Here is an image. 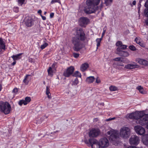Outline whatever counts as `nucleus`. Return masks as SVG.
Listing matches in <instances>:
<instances>
[{
	"label": "nucleus",
	"mask_w": 148,
	"mask_h": 148,
	"mask_svg": "<svg viewBox=\"0 0 148 148\" xmlns=\"http://www.w3.org/2000/svg\"><path fill=\"white\" fill-rule=\"evenodd\" d=\"M86 38L85 34L82 29L77 30L75 36L73 38L72 40L74 51H78L82 49L83 47L82 42L85 41Z\"/></svg>",
	"instance_id": "f257e3e1"
},
{
	"label": "nucleus",
	"mask_w": 148,
	"mask_h": 148,
	"mask_svg": "<svg viewBox=\"0 0 148 148\" xmlns=\"http://www.w3.org/2000/svg\"><path fill=\"white\" fill-rule=\"evenodd\" d=\"M100 0H87L86 6L84 9V12L86 14H90L95 13L96 11L99 9L100 10L103 7L101 3L99 7L98 5Z\"/></svg>",
	"instance_id": "f03ea898"
},
{
	"label": "nucleus",
	"mask_w": 148,
	"mask_h": 148,
	"mask_svg": "<svg viewBox=\"0 0 148 148\" xmlns=\"http://www.w3.org/2000/svg\"><path fill=\"white\" fill-rule=\"evenodd\" d=\"M129 117L131 119L137 120L136 123L141 125L146 124L148 118V114H145L142 111L136 112L130 114Z\"/></svg>",
	"instance_id": "7ed1b4c3"
},
{
	"label": "nucleus",
	"mask_w": 148,
	"mask_h": 148,
	"mask_svg": "<svg viewBox=\"0 0 148 148\" xmlns=\"http://www.w3.org/2000/svg\"><path fill=\"white\" fill-rule=\"evenodd\" d=\"M11 110L10 104L7 102H0V110L5 114H9Z\"/></svg>",
	"instance_id": "20e7f679"
},
{
	"label": "nucleus",
	"mask_w": 148,
	"mask_h": 148,
	"mask_svg": "<svg viewBox=\"0 0 148 148\" xmlns=\"http://www.w3.org/2000/svg\"><path fill=\"white\" fill-rule=\"evenodd\" d=\"M130 130L128 127H124L120 129L119 134L121 137L124 139L128 138L130 136Z\"/></svg>",
	"instance_id": "39448f33"
},
{
	"label": "nucleus",
	"mask_w": 148,
	"mask_h": 148,
	"mask_svg": "<svg viewBox=\"0 0 148 148\" xmlns=\"http://www.w3.org/2000/svg\"><path fill=\"white\" fill-rule=\"evenodd\" d=\"M84 142L90 145L92 148H100L101 146L100 143L95 138L90 139L88 141L86 140Z\"/></svg>",
	"instance_id": "423d86ee"
},
{
	"label": "nucleus",
	"mask_w": 148,
	"mask_h": 148,
	"mask_svg": "<svg viewBox=\"0 0 148 148\" xmlns=\"http://www.w3.org/2000/svg\"><path fill=\"white\" fill-rule=\"evenodd\" d=\"M109 136V139L110 141H116L118 138L119 134L116 131L114 130H111L107 132Z\"/></svg>",
	"instance_id": "0eeeda50"
},
{
	"label": "nucleus",
	"mask_w": 148,
	"mask_h": 148,
	"mask_svg": "<svg viewBox=\"0 0 148 148\" xmlns=\"http://www.w3.org/2000/svg\"><path fill=\"white\" fill-rule=\"evenodd\" d=\"M89 22V19L86 17H82L80 18L79 23L81 27H85Z\"/></svg>",
	"instance_id": "6e6552de"
},
{
	"label": "nucleus",
	"mask_w": 148,
	"mask_h": 148,
	"mask_svg": "<svg viewBox=\"0 0 148 148\" xmlns=\"http://www.w3.org/2000/svg\"><path fill=\"white\" fill-rule=\"evenodd\" d=\"M74 70V68L73 66L68 68L66 71H64L63 73L64 76L66 77H69L73 75Z\"/></svg>",
	"instance_id": "1a4fd4ad"
},
{
	"label": "nucleus",
	"mask_w": 148,
	"mask_h": 148,
	"mask_svg": "<svg viewBox=\"0 0 148 148\" xmlns=\"http://www.w3.org/2000/svg\"><path fill=\"white\" fill-rule=\"evenodd\" d=\"M100 133L99 129H92L91 130L89 133V137H95L97 136Z\"/></svg>",
	"instance_id": "9d476101"
},
{
	"label": "nucleus",
	"mask_w": 148,
	"mask_h": 148,
	"mask_svg": "<svg viewBox=\"0 0 148 148\" xmlns=\"http://www.w3.org/2000/svg\"><path fill=\"white\" fill-rule=\"evenodd\" d=\"M139 138L137 136L132 135L130 139V143L131 145H137L139 143Z\"/></svg>",
	"instance_id": "9b49d317"
},
{
	"label": "nucleus",
	"mask_w": 148,
	"mask_h": 148,
	"mask_svg": "<svg viewBox=\"0 0 148 148\" xmlns=\"http://www.w3.org/2000/svg\"><path fill=\"white\" fill-rule=\"evenodd\" d=\"M134 129L136 133L140 135H143L145 133L144 128L141 126H136L135 127Z\"/></svg>",
	"instance_id": "f8f14e48"
},
{
	"label": "nucleus",
	"mask_w": 148,
	"mask_h": 148,
	"mask_svg": "<svg viewBox=\"0 0 148 148\" xmlns=\"http://www.w3.org/2000/svg\"><path fill=\"white\" fill-rule=\"evenodd\" d=\"M99 143L102 148L107 147L109 145L108 141L106 138L101 139L100 140Z\"/></svg>",
	"instance_id": "ddd939ff"
},
{
	"label": "nucleus",
	"mask_w": 148,
	"mask_h": 148,
	"mask_svg": "<svg viewBox=\"0 0 148 148\" xmlns=\"http://www.w3.org/2000/svg\"><path fill=\"white\" fill-rule=\"evenodd\" d=\"M31 99L29 97H26L25 99V100H21L19 101L18 102V104L19 105L21 106L23 104L24 105H26L27 104L29 103L31 101Z\"/></svg>",
	"instance_id": "4468645a"
},
{
	"label": "nucleus",
	"mask_w": 148,
	"mask_h": 148,
	"mask_svg": "<svg viewBox=\"0 0 148 148\" xmlns=\"http://www.w3.org/2000/svg\"><path fill=\"white\" fill-rule=\"evenodd\" d=\"M137 66L136 63L133 62L131 64L126 65L124 66V69H132L136 67Z\"/></svg>",
	"instance_id": "2eb2a0df"
},
{
	"label": "nucleus",
	"mask_w": 148,
	"mask_h": 148,
	"mask_svg": "<svg viewBox=\"0 0 148 148\" xmlns=\"http://www.w3.org/2000/svg\"><path fill=\"white\" fill-rule=\"evenodd\" d=\"M116 53L122 57H127L129 55L127 52L123 51H117Z\"/></svg>",
	"instance_id": "dca6fc26"
},
{
	"label": "nucleus",
	"mask_w": 148,
	"mask_h": 148,
	"mask_svg": "<svg viewBox=\"0 0 148 148\" xmlns=\"http://www.w3.org/2000/svg\"><path fill=\"white\" fill-rule=\"evenodd\" d=\"M5 43L2 38H0V52L2 51V50H5Z\"/></svg>",
	"instance_id": "f3484780"
},
{
	"label": "nucleus",
	"mask_w": 148,
	"mask_h": 148,
	"mask_svg": "<svg viewBox=\"0 0 148 148\" xmlns=\"http://www.w3.org/2000/svg\"><path fill=\"white\" fill-rule=\"evenodd\" d=\"M142 140L144 145L148 146V134L143 136L142 137Z\"/></svg>",
	"instance_id": "a211bd4d"
},
{
	"label": "nucleus",
	"mask_w": 148,
	"mask_h": 148,
	"mask_svg": "<svg viewBox=\"0 0 148 148\" xmlns=\"http://www.w3.org/2000/svg\"><path fill=\"white\" fill-rule=\"evenodd\" d=\"M25 24L28 27H31L32 25V20L29 18H26L25 19Z\"/></svg>",
	"instance_id": "6ab92c4d"
},
{
	"label": "nucleus",
	"mask_w": 148,
	"mask_h": 148,
	"mask_svg": "<svg viewBox=\"0 0 148 148\" xmlns=\"http://www.w3.org/2000/svg\"><path fill=\"white\" fill-rule=\"evenodd\" d=\"M31 75H26L23 80V82L26 84H27L31 79V77H29Z\"/></svg>",
	"instance_id": "aec40b11"
},
{
	"label": "nucleus",
	"mask_w": 148,
	"mask_h": 148,
	"mask_svg": "<svg viewBox=\"0 0 148 148\" xmlns=\"http://www.w3.org/2000/svg\"><path fill=\"white\" fill-rule=\"evenodd\" d=\"M135 41L136 42V43L139 44L140 46L142 47H145V44L143 41H140V39L137 38H136L135 39Z\"/></svg>",
	"instance_id": "412c9836"
},
{
	"label": "nucleus",
	"mask_w": 148,
	"mask_h": 148,
	"mask_svg": "<svg viewBox=\"0 0 148 148\" xmlns=\"http://www.w3.org/2000/svg\"><path fill=\"white\" fill-rule=\"evenodd\" d=\"M138 62L140 64L145 66H148V61L141 59H138Z\"/></svg>",
	"instance_id": "4be33fe9"
},
{
	"label": "nucleus",
	"mask_w": 148,
	"mask_h": 148,
	"mask_svg": "<svg viewBox=\"0 0 148 148\" xmlns=\"http://www.w3.org/2000/svg\"><path fill=\"white\" fill-rule=\"evenodd\" d=\"M88 64L87 63L82 64L81 66L80 69L82 71H84L88 67Z\"/></svg>",
	"instance_id": "5701e85b"
},
{
	"label": "nucleus",
	"mask_w": 148,
	"mask_h": 148,
	"mask_svg": "<svg viewBox=\"0 0 148 148\" xmlns=\"http://www.w3.org/2000/svg\"><path fill=\"white\" fill-rule=\"evenodd\" d=\"M95 80V78L93 76H90L87 77L86 80L87 83H90L93 82Z\"/></svg>",
	"instance_id": "b1692460"
},
{
	"label": "nucleus",
	"mask_w": 148,
	"mask_h": 148,
	"mask_svg": "<svg viewBox=\"0 0 148 148\" xmlns=\"http://www.w3.org/2000/svg\"><path fill=\"white\" fill-rule=\"evenodd\" d=\"M22 53H20L17 55H13L11 57L13 58L14 61H15L19 59L20 58V56L22 55Z\"/></svg>",
	"instance_id": "393cba45"
},
{
	"label": "nucleus",
	"mask_w": 148,
	"mask_h": 148,
	"mask_svg": "<svg viewBox=\"0 0 148 148\" xmlns=\"http://www.w3.org/2000/svg\"><path fill=\"white\" fill-rule=\"evenodd\" d=\"M136 89L138 90L139 92L141 94H145L146 92L144 90L143 88L140 86H138L136 88Z\"/></svg>",
	"instance_id": "a878e982"
},
{
	"label": "nucleus",
	"mask_w": 148,
	"mask_h": 148,
	"mask_svg": "<svg viewBox=\"0 0 148 148\" xmlns=\"http://www.w3.org/2000/svg\"><path fill=\"white\" fill-rule=\"evenodd\" d=\"M127 46L126 45L122 44L121 45H120L119 47H118L117 48V51H122L121 50L125 49H126Z\"/></svg>",
	"instance_id": "bb28decb"
},
{
	"label": "nucleus",
	"mask_w": 148,
	"mask_h": 148,
	"mask_svg": "<svg viewBox=\"0 0 148 148\" xmlns=\"http://www.w3.org/2000/svg\"><path fill=\"white\" fill-rule=\"evenodd\" d=\"M104 3L106 6L110 5L113 1V0H104Z\"/></svg>",
	"instance_id": "cd10ccee"
},
{
	"label": "nucleus",
	"mask_w": 148,
	"mask_h": 148,
	"mask_svg": "<svg viewBox=\"0 0 148 148\" xmlns=\"http://www.w3.org/2000/svg\"><path fill=\"white\" fill-rule=\"evenodd\" d=\"M72 76L76 77H81V73L78 71H75L74 73L73 74Z\"/></svg>",
	"instance_id": "c85d7f7f"
},
{
	"label": "nucleus",
	"mask_w": 148,
	"mask_h": 148,
	"mask_svg": "<svg viewBox=\"0 0 148 148\" xmlns=\"http://www.w3.org/2000/svg\"><path fill=\"white\" fill-rule=\"evenodd\" d=\"M46 94L47 95L48 97L49 98H51V97L50 95H49V94H50V92H49V87H48L47 86L46 87Z\"/></svg>",
	"instance_id": "c756f323"
},
{
	"label": "nucleus",
	"mask_w": 148,
	"mask_h": 148,
	"mask_svg": "<svg viewBox=\"0 0 148 148\" xmlns=\"http://www.w3.org/2000/svg\"><path fill=\"white\" fill-rule=\"evenodd\" d=\"M102 40V38H97L96 40V41L97 42V49L98 48V47L100 45V42Z\"/></svg>",
	"instance_id": "7c9ffc66"
},
{
	"label": "nucleus",
	"mask_w": 148,
	"mask_h": 148,
	"mask_svg": "<svg viewBox=\"0 0 148 148\" xmlns=\"http://www.w3.org/2000/svg\"><path fill=\"white\" fill-rule=\"evenodd\" d=\"M47 71L49 75L52 76L53 75V71L51 67H49Z\"/></svg>",
	"instance_id": "2f4dec72"
},
{
	"label": "nucleus",
	"mask_w": 148,
	"mask_h": 148,
	"mask_svg": "<svg viewBox=\"0 0 148 148\" xmlns=\"http://www.w3.org/2000/svg\"><path fill=\"white\" fill-rule=\"evenodd\" d=\"M109 89L111 91H115L117 90V87L114 86H111L109 87Z\"/></svg>",
	"instance_id": "473e14b6"
},
{
	"label": "nucleus",
	"mask_w": 148,
	"mask_h": 148,
	"mask_svg": "<svg viewBox=\"0 0 148 148\" xmlns=\"http://www.w3.org/2000/svg\"><path fill=\"white\" fill-rule=\"evenodd\" d=\"M129 48L130 50L132 51H135L136 50V49L135 47L133 45L130 46Z\"/></svg>",
	"instance_id": "72a5a7b5"
},
{
	"label": "nucleus",
	"mask_w": 148,
	"mask_h": 148,
	"mask_svg": "<svg viewBox=\"0 0 148 148\" xmlns=\"http://www.w3.org/2000/svg\"><path fill=\"white\" fill-rule=\"evenodd\" d=\"M79 82L78 79L77 78H76L73 82L72 84L75 85H76Z\"/></svg>",
	"instance_id": "f704fd0d"
},
{
	"label": "nucleus",
	"mask_w": 148,
	"mask_h": 148,
	"mask_svg": "<svg viewBox=\"0 0 148 148\" xmlns=\"http://www.w3.org/2000/svg\"><path fill=\"white\" fill-rule=\"evenodd\" d=\"M48 45V44L46 42H45L41 46L40 48L42 49H43L44 48H45L46 47H47Z\"/></svg>",
	"instance_id": "c9c22d12"
},
{
	"label": "nucleus",
	"mask_w": 148,
	"mask_h": 148,
	"mask_svg": "<svg viewBox=\"0 0 148 148\" xmlns=\"http://www.w3.org/2000/svg\"><path fill=\"white\" fill-rule=\"evenodd\" d=\"M144 13L145 17H148V8H146L145 9Z\"/></svg>",
	"instance_id": "e433bc0d"
},
{
	"label": "nucleus",
	"mask_w": 148,
	"mask_h": 148,
	"mask_svg": "<svg viewBox=\"0 0 148 148\" xmlns=\"http://www.w3.org/2000/svg\"><path fill=\"white\" fill-rule=\"evenodd\" d=\"M17 2L19 5L22 6L24 3L25 0H17Z\"/></svg>",
	"instance_id": "4c0bfd02"
},
{
	"label": "nucleus",
	"mask_w": 148,
	"mask_h": 148,
	"mask_svg": "<svg viewBox=\"0 0 148 148\" xmlns=\"http://www.w3.org/2000/svg\"><path fill=\"white\" fill-rule=\"evenodd\" d=\"M122 44V42L120 41H118L116 43V46L118 47H120V45H121Z\"/></svg>",
	"instance_id": "58836bf2"
},
{
	"label": "nucleus",
	"mask_w": 148,
	"mask_h": 148,
	"mask_svg": "<svg viewBox=\"0 0 148 148\" xmlns=\"http://www.w3.org/2000/svg\"><path fill=\"white\" fill-rule=\"evenodd\" d=\"M55 3H60V0H52L51 2V3L52 4Z\"/></svg>",
	"instance_id": "ea45409f"
},
{
	"label": "nucleus",
	"mask_w": 148,
	"mask_h": 148,
	"mask_svg": "<svg viewBox=\"0 0 148 148\" xmlns=\"http://www.w3.org/2000/svg\"><path fill=\"white\" fill-rule=\"evenodd\" d=\"M13 11L15 12H17L18 11L19 8L17 7H15L13 8Z\"/></svg>",
	"instance_id": "a19ab883"
},
{
	"label": "nucleus",
	"mask_w": 148,
	"mask_h": 148,
	"mask_svg": "<svg viewBox=\"0 0 148 148\" xmlns=\"http://www.w3.org/2000/svg\"><path fill=\"white\" fill-rule=\"evenodd\" d=\"M73 56L74 58H77L79 57V54L77 53H73Z\"/></svg>",
	"instance_id": "79ce46f5"
},
{
	"label": "nucleus",
	"mask_w": 148,
	"mask_h": 148,
	"mask_svg": "<svg viewBox=\"0 0 148 148\" xmlns=\"http://www.w3.org/2000/svg\"><path fill=\"white\" fill-rule=\"evenodd\" d=\"M96 82L97 83H99L101 82V81L98 77H97L96 79Z\"/></svg>",
	"instance_id": "37998d69"
},
{
	"label": "nucleus",
	"mask_w": 148,
	"mask_h": 148,
	"mask_svg": "<svg viewBox=\"0 0 148 148\" xmlns=\"http://www.w3.org/2000/svg\"><path fill=\"white\" fill-rule=\"evenodd\" d=\"M18 89L16 88H15L13 90H12V92L16 93L18 92Z\"/></svg>",
	"instance_id": "c03bdc74"
},
{
	"label": "nucleus",
	"mask_w": 148,
	"mask_h": 148,
	"mask_svg": "<svg viewBox=\"0 0 148 148\" xmlns=\"http://www.w3.org/2000/svg\"><path fill=\"white\" fill-rule=\"evenodd\" d=\"M121 58L120 57L116 58H114V60L116 61H120L121 60Z\"/></svg>",
	"instance_id": "a18cd8bd"
},
{
	"label": "nucleus",
	"mask_w": 148,
	"mask_h": 148,
	"mask_svg": "<svg viewBox=\"0 0 148 148\" xmlns=\"http://www.w3.org/2000/svg\"><path fill=\"white\" fill-rule=\"evenodd\" d=\"M145 23L146 25L148 26V18L145 20Z\"/></svg>",
	"instance_id": "49530a36"
},
{
	"label": "nucleus",
	"mask_w": 148,
	"mask_h": 148,
	"mask_svg": "<svg viewBox=\"0 0 148 148\" xmlns=\"http://www.w3.org/2000/svg\"><path fill=\"white\" fill-rule=\"evenodd\" d=\"M145 6L146 8H148V0H147L145 2Z\"/></svg>",
	"instance_id": "de8ad7c7"
},
{
	"label": "nucleus",
	"mask_w": 148,
	"mask_h": 148,
	"mask_svg": "<svg viewBox=\"0 0 148 148\" xmlns=\"http://www.w3.org/2000/svg\"><path fill=\"white\" fill-rule=\"evenodd\" d=\"M54 15V13L53 12H51L50 14V17L51 18H52L53 17Z\"/></svg>",
	"instance_id": "09e8293b"
},
{
	"label": "nucleus",
	"mask_w": 148,
	"mask_h": 148,
	"mask_svg": "<svg viewBox=\"0 0 148 148\" xmlns=\"http://www.w3.org/2000/svg\"><path fill=\"white\" fill-rule=\"evenodd\" d=\"M147 122H146V124L143 125H146V127L147 129H148V118L147 119Z\"/></svg>",
	"instance_id": "8fccbe9b"
},
{
	"label": "nucleus",
	"mask_w": 148,
	"mask_h": 148,
	"mask_svg": "<svg viewBox=\"0 0 148 148\" xmlns=\"http://www.w3.org/2000/svg\"><path fill=\"white\" fill-rule=\"evenodd\" d=\"M40 15L43 20H45L46 19V17L45 16H42L41 14H40Z\"/></svg>",
	"instance_id": "3c124183"
},
{
	"label": "nucleus",
	"mask_w": 148,
	"mask_h": 148,
	"mask_svg": "<svg viewBox=\"0 0 148 148\" xmlns=\"http://www.w3.org/2000/svg\"><path fill=\"white\" fill-rule=\"evenodd\" d=\"M16 64V61H14L13 62L12 64V66H14V65Z\"/></svg>",
	"instance_id": "603ef678"
},
{
	"label": "nucleus",
	"mask_w": 148,
	"mask_h": 148,
	"mask_svg": "<svg viewBox=\"0 0 148 148\" xmlns=\"http://www.w3.org/2000/svg\"><path fill=\"white\" fill-rule=\"evenodd\" d=\"M132 4L134 5H136V1L135 0H134V1H133V2H132Z\"/></svg>",
	"instance_id": "864d4df0"
},
{
	"label": "nucleus",
	"mask_w": 148,
	"mask_h": 148,
	"mask_svg": "<svg viewBox=\"0 0 148 148\" xmlns=\"http://www.w3.org/2000/svg\"><path fill=\"white\" fill-rule=\"evenodd\" d=\"M38 12V13H39V14H41V13H42V11L41 10H39Z\"/></svg>",
	"instance_id": "5fc2aeb1"
},
{
	"label": "nucleus",
	"mask_w": 148,
	"mask_h": 148,
	"mask_svg": "<svg viewBox=\"0 0 148 148\" xmlns=\"http://www.w3.org/2000/svg\"><path fill=\"white\" fill-rule=\"evenodd\" d=\"M105 32V31H103V32L102 33V37H101L102 38L103 37V35L104 34Z\"/></svg>",
	"instance_id": "6e6d98bb"
},
{
	"label": "nucleus",
	"mask_w": 148,
	"mask_h": 148,
	"mask_svg": "<svg viewBox=\"0 0 148 148\" xmlns=\"http://www.w3.org/2000/svg\"><path fill=\"white\" fill-rule=\"evenodd\" d=\"M2 89V85L1 84H0V91Z\"/></svg>",
	"instance_id": "4d7b16f0"
},
{
	"label": "nucleus",
	"mask_w": 148,
	"mask_h": 148,
	"mask_svg": "<svg viewBox=\"0 0 148 148\" xmlns=\"http://www.w3.org/2000/svg\"><path fill=\"white\" fill-rule=\"evenodd\" d=\"M115 119V117H113V118H110L111 120H114Z\"/></svg>",
	"instance_id": "13d9d810"
},
{
	"label": "nucleus",
	"mask_w": 148,
	"mask_h": 148,
	"mask_svg": "<svg viewBox=\"0 0 148 148\" xmlns=\"http://www.w3.org/2000/svg\"><path fill=\"white\" fill-rule=\"evenodd\" d=\"M120 66H124V64H123V63H122L120 65Z\"/></svg>",
	"instance_id": "bf43d9fd"
},
{
	"label": "nucleus",
	"mask_w": 148,
	"mask_h": 148,
	"mask_svg": "<svg viewBox=\"0 0 148 148\" xmlns=\"http://www.w3.org/2000/svg\"><path fill=\"white\" fill-rule=\"evenodd\" d=\"M111 120V119H110V118H109V119H107V121H110Z\"/></svg>",
	"instance_id": "052dcab7"
},
{
	"label": "nucleus",
	"mask_w": 148,
	"mask_h": 148,
	"mask_svg": "<svg viewBox=\"0 0 148 148\" xmlns=\"http://www.w3.org/2000/svg\"><path fill=\"white\" fill-rule=\"evenodd\" d=\"M46 13V12H44V14H45Z\"/></svg>",
	"instance_id": "680f3d73"
},
{
	"label": "nucleus",
	"mask_w": 148,
	"mask_h": 148,
	"mask_svg": "<svg viewBox=\"0 0 148 148\" xmlns=\"http://www.w3.org/2000/svg\"><path fill=\"white\" fill-rule=\"evenodd\" d=\"M131 6H133V5H132V4H131Z\"/></svg>",
	"instance_id": "e2e57ef3"
},
{
	"label": "nucleus",
	"mask_w": 148,
	"mask_h": 148,
	"mask_svg": "<svg viewBox=\"0 0 148 148\" xmlns=\"http://www.w3.org/2000/svg\"><path fill=\"white\" fill-rule=\"evenodd\" d=\"M147 50H148V49H147Z\"/></svg>",
	"instance_id": "0e129e2a"
}]
</instances>
